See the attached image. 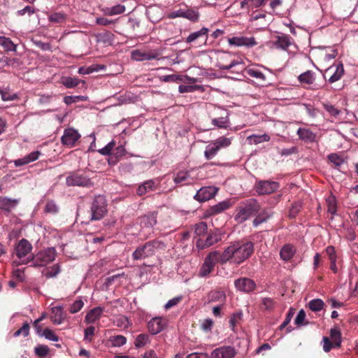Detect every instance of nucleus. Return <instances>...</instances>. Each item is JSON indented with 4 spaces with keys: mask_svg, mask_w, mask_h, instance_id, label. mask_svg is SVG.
<instances>
[{
    "mask_svg": "<svg viewBox=\"0 0 358 358\" xmlns=\"http://www.w3.org/2000/svg\"><path fill=\"white\" fill-rule=\"evenodd\" d=\"M166 245L164 242L155 240L145 243L143 245L138 247L133 252L132 257L134 259L140 260L145 257L152 256L157 251L165 250Z\"/></svg>",
    "mask_w": 358,
    "mask_h": 358,
    "instance_id": "f03ea898",
    "label": "nucleus"
},
{
    "mask_svg": "<svg viewBox=\"0 0 358 358\" xmlns=\"http://www.w3.org/2000/svg\"><path fill=\"white\" fill-rule=\"evenodd\" d=\"M324 303L322 299H315L308 303L309 308L313 312L320 311L324 308Z\"/></svg>",
    "mask_w": 358,
    "mask_h": 358,
    "instance_id": "e433bc0d",
    "label": "nucleus"
},
{
    "mask_svg": "<svg viewBox=\"0 0 358 358\" xmlns=\"http://www.w3.org/2000/svg\"><path fill=\"white\" fill-rule=\"evenodd\" d=\"M218 189L215 187H203L197 191L194 199L199 202H203L212 199L217 192Z\"/></svg>",
    "mask_w": 358,
    "mask_h": 358,
    "instance_id": "9b49d317",
    "label": "nucleus"
},
{
    "mask_svg": "<svg viewBox=\"0 0 358 358\" xmlns=\"http://www.w3.org/2000/svg\"><path fill=\"white\" fill-rule=\"evenodd\" d=\"M15 250V254L20 260L19 264H26L29 263V260L26 258V256L31 252L32 245L27 240H20Z\"/></svg>",
    "mask_w": 358,
    "mask_h": 358,
    "instance_id": "0eeeda50",
    "label": "nucleus"
},
{
    "mask_svg": "<svg viewBox=\"0 0 358 358\" xmlns=\"http://www.w3.org/2000/svg\"><path fill=\"white\" fill-rule=\"evenodd\" d=\"M219 150H220L217 148V146L212 142L206 147L204 156L206 159H211L217 155Z\"/></svg>",
    "mask_w": 358,
    "mask_h": 358,
    "instance_id": "473e14b6",
    "label": "nucleus"
},
{
    "mask_svg": "<svg viewBox=\"0 0 358 358\" xmlns=\"http://www.w3.org/2000/svg\"><path fill=\"white\" fill-rule=\"evenodd\" d=\"M228 122L227 117H219L215 118L212 120L213 125L220 128L227 127V123Z\"/></svg>",
    "mask_w": 358,
    "mask_h": 358,
    "instance_id": "bf43d9fd",
    "label": "nucleus"
},
{
    "mask_svg": "<svg viewBox=\"0 0 358 358\" xmlns=\"http://www.w3.org/2000/svg\"><path fill=\"white\" fill-rule=\"evenodd\" d=\"M330 337L334 342V347L338 348L341 344V333L337 329H331L330 331Z\"/></svg>",
    "mask_w": 358,
    "mask_h": 358,
    "instance_id": "4c0bfd02",
    "label": "nucleus"
},
{
    "mask_svg": "<svg viewBox=\"0 0 358 358\" xmlns=\"http://www.w3.org/2000/svg\"><path fill=\"white\" fill-rule=\"evenodd\" d=\"M294 313H295V309L292 308H289L284 322L280 325V329L285 328L290 322Z\"/></svg>",
    "mask_w": 358,
    "mask_h": 358,
    "instance_id": "e2e57ef3",
    "label": "nucleus"
},
{
    "mask_svg": "<svg viewBox=\"0 0 358 358\" xmlns=\"http://www.w3.org/2000/svg\"><path fill=\"white\" fill-rule=\"evenodd\" d=\"M243 313L241 312L234 313L229 319L230 328L234 331L236 324L242 319Z\"/></svg>",
    "mask_w": 358,
    "mask_h": 358,
    "instance_id": "8fccbe9b",
    "label": "nucleus"
},
{
    "mask_svg": "<svg viewBox=\"0 0 358 358\" xmlns=\"http://www.w3.org/2000/svg\"><path fill=\"white\" fill-rule=\"evenodd\" d=\"M305 318H306V313L303 309H301L298 313V314L295 318L294 323L298 326L302 325V324H306V323H304Z\"/></svg>",
    "mask_w": 358,
    "mask_h": 358,
    "instance_id": "680f3d73",
    "label": "nucleus"
},
{
    "mask_svg": "<svg viewBox=\"0 0 358 358\" xmlns=\"http://www.w3.org/2000/svg\"><path fill=\"white\" fill-rule=\"evenodd\" d=\"M299 138L307 143H313L316 141V134L309 129L299 128L297 130Z\"/></svg>",
    "mask_w": 358,
    "mask_h": 358,
    "instance_id": "5701e85b",
    "label": "nucleus"
},
{
    "mask_svg": "<svg viewBox=\"0 0 358 358\" xmlns=\"http://www.w3.org/2000/svg\"><path fill=\"white\" fill-rule=\"evenodd\" d=\"M183 17L187 18L191 21L195 22L199 18V13L192 9H184Z\"/></svg>",
    "mask_w": 358,
    "mask_h": 358,
    "instance_id": "de8ad7c7",
    "label": "nucleus"
},
{
    "mask_svg": "<svg viewBox=\"0 0 358 358\" xmlns=\"http://www.w3.org/2000/svg\"><path fill=\"white\" fill-rule=\"evenodd\" d=\"M231 54L229 52H217V66L222 70H229L235 66L240 64L236 60L230 62L229 64L227 65V63L231 57Z\"/></svg>",
    "mask_w": 358,
    "mask_h": 358,
    "instance_id": "1a4fd4ad",
    "label": "nucleus"
},
{
    "mask_svg": "<svg viewBox=\"0 0 358 358\" xmlns=\"http://www.w3.org/2000/svg\"><path fill=\"white\" fill-rule=\"evenodd\" d=\"M125 7L123 5L117 4L114 6L107 8L105 10V13L108 15H115L124 13Z\"/></svg>",
    "mask_w": 358,
    "mask_h": 358,
    "instance_id": "58836bf2",
    "label": "nucleus"
},
{
    "mask_svg": "<svg viewBox=\"0 0 358 358\" xmlns=\"http://www.w3.org/2000/svg\"><path fill=\"white\" fill-rule=\"evenodd\" d=\"M45 211L48 213L55 214L58 212V206L53 201H48L45 205Z\"/></svg>",
    "mask_w": 358,
    "mask_h": 358,
    "instance_id": "4d7b16f0",
    "label": "nucleus"
},
{
    "mask_svg": "<svg viewBox=\"0 0 358 358\" xmlns=\"http://www.w3.org/2000/svg\"><path fill=\"white\" fill-rule=\"evenodd\" d=\"M56 256L57 252L55 248H48L41 250L31 259H29V266H47L55 259Z\"/></svg>",
    "mask_w": 358,
    "mask_h": 358,
    "instance_id": "20e7f679",
    "label": "nucleus"
},
{
    "mask_svg": "<svg viewBox=\"0 0 358 358\" xmlns=\"http://www.w3.org/2000/svg\"><path fill=\"white\" fill-rule=\"evenodd\" d=\"M213 143L220 150L229 147L231 143V138L222 136L214 141Z\"/></svg>",
    "mask_w": 358,
    "mask_h": 358,
    "instance_id": "ea45409f",
    "label": "nucleus"
},
{
    "mask_svg": "<svg viewBox=\"0 0 358 358\" xmlns=\"http://www.w3.org/2000/svg\"><path fill=\"white\" fill-rule=\"evenodd\" d=\"M193 180L194 178L189 171H180L174 178V182L176 184L188 185L192 183Z\"/></svg>",
    "mask_w": 358,
    "mask_h": 358,
    "instance_id": "a878e982",
    "label": "nucleus"
},
{
    "mask_svg": "<svg viewBox=\"0 0 358 358\" xmlns=\"http://www.w3.org/2000/svg\"><path fill=\"white\" fill-rule=\"evenodd\" d=\"M64 319L63 309L60 306L53 307L51 310L50 320L54 324H59Z\"/></svg>",
    "mask_w": 358,
    "mask_h": 358,
    "instance_id": "cd10ccee",
    "label": "nucleus"
},
{
    "mask_svg": "<svg viewBox=\"0 0 358 358\" xmlns=\"http://www.w3.org/2000/svg\"><path fill=\"white\" fill-rule=\"evenodd\" d=\"M112 345L115 347H120L124 345L127 342V338L122 335L114 336L110 338Z\"/></svg>",
    "mask_w": 358,
    "mask_h": 358,
    "instance_id": "49530a36",
    "label": "nucleus"
},
{
    "mask_svg": "<svg viewBox=\"0 0 358 358\" xmlns=\"http://www.w3.org/2000/svg\"><path fill=\"white\" fill-rule=\"evenodd\" d=\"M294 252V247L292 245L287 244L281 248L280 255L282 259L288 261L293 257Z\"/></svg>",
    "mask_w": 358,
    "mask_h": 358,
    "instance_id": "c85d7f7f",
    "label": "nucleus"
},
{
    "mask_svg": "<svg viewBox=\"0 0 358 358\" xmlns=\"http://www.w3.org/2000/svg\"><path fill=\"white\" fill-rule=\"evenodd\" d=\"M323 107L329 113L330 115L336 117L341 114V110L334 106L329 103H323Z\"/></svg>",
    "mask_w": 358,
    "mask_h": 358,
    "instance_id": "3c124183",
    "label": "nucleus"
},
{
    "mask_svg": "<svg viewBox=\"0 0 358 358\" xmlns=\"http://www.w3.org/2000/svg\"><path fill=\"white\" fill-rule=\"evenodd\" d=\"M107 204L105 197L102 195L95 196L90 208V220H99L107 213Z\"/></svg>",
    "mask_w": 358,
    "mask_h": 358,
    "instance_id": "39448f33",
    "label": "nucleus"
},
{
    "mask_svg": "<svg viewBox=\"0 0 358 358\" xmlns=\"http://www.w3.org/2000/svg\"><path fill=\"white\" fill-rule=\"evenodd\" d=\"M102 313L103 309L101 307L94 308L87 313L85 320L87 324L94 323L95 321L99 320Z\"/></svg>",
    "mask_w": 358,
    "mask_h": 358,
    "instance_id": "bb28decb",
    "label": "nucleus"
},
{
    "mask_svg": "<svg viewBox=\"0 0 358 358\" xmlns=\"http://www.w3.org/2000/svg\"><path fill=\"white\" fill-rule=\"evenodd\" d=\"M84 303L82 300L75 301L69 308V312L72 314L78 313L83 307Z\"/></svg>",
    "mask_w": 358,
    "mask_h": 358,
    "instance_id": "603ef678",
    "label": "nucleus"
},
{
    "mask_svg": "<svg viewBox=\"0 0 358 358\" xmlns=\"http://www.w3.org/2000/svg\"><path fill=\"white\" fill-rule=\"evenodd\" d=\"M237 354L231 346H222L215 349L211 353L212 358H234Z\"/></svg>",
    "mask_w": 358,
    "mask_h": 358,
    "instance_id": "ddd939ff",
    "label": "nucleus"
},
{
    "mask_svg": "<svg viewBox=\"0 0 358 358\" xmlns=\"http://www.w3.org/2000/svg\"><path fill=\"white\" fill-rule=\"evenodd\" d=\"M29 329H30V325L28 322H25L23 323V325L21 328H20L18 330H17L13 334L14 337H18L20 336H23L24 337H26L29 334Z\"/></svg>",
    "mask_w": 358,
    "mask_h": 358,
    "instance_id": "c03bdc74",
    "label": "nucleus"
},
{
    "mask_svg": "<svg viewBox=\"0 0 358 358\" xmlns=\"http://www.w3.org/2000/svg\"><path fill=\"white\" fill-rule=\"evenodd\" d=\"M0 45L3 48L5 51H16V45L9 38L0 36Z\"/></svg>",
    "mask_w": 358,
    "mask_h": 358,
    "instance_id": "f704fd0d",
    "label": "nucleus"
},
{
    "mask_svg": "<svg viewBox=\"0 0 358 358\" xmlns=\"http://www.w3.org/2000/svg\"><path fill=\"white\" fill-rule=\"evenodd\" d=\"M223 259V252L220 254L217 251H213L209 253V255L206 257L203 265L207 267V268H213L217 264L220 263L221 264H224L227 262H222Z\"/></svg>",
    "mask_w": 358,
    "mask_h": 358,
    "instance_id": "4468645a",
    "label": "nucleus"
},
{
    "mask_svg": "<svg viewBox=\"0 0 358 358\" xmlns=\"http://www.w3.org/2000/svg\"><path fill=\"white\" fill-rule=\"evenodd\" d=\"M36 354L41 357L46 356L49 352V348L46 345H39L35 348Z\"/></svg>",
    "mask_w": 358,
    "mask_h": 358,
    "instance_id": "052dcab7",
    "label": "nucleus"
},
{
    "mask_svg": "<svg viewBox=\"0 0 358 358\" xmlns=\"http://www.w3.org/2000/svg\"><path fill=\"white\" fill-rule=\"evenodd\" d=\"M234 284L238 290L245 292H250L253 291L256 286L253 280L246 278H240L235 280Z\"/></svg>",
    "mask_w": 358,
    "mask_h": 358,
    "instance_id": "f3484780",
    "label": "nucleus"
},
{
    "mask_svg": "<svg viewBox=\"0 0 358 358\" xmlns=\"http://www.w3.org/2000/svg\"><path fill=\"white\" fill-rule=\"evenodd\" d=\"M208 227L206 222H201L194 225V234L197 236H202L207 233Z\"/></svg>",
    "mask_w": 358,
    "mask_h": 358,
    "instance_id": "37998d69",
    "label": "nucleus"
},
{
    "mask_svg": "<svg viewBox=\"0 0 358 358\" xmlns=\"http://www.w3.org/2000/svg\"><path fill=\"white\" fill-rule=\"evenodd\" d=\"M24 270H13V278L17 281L22 282L24 279Z\"/></svg>",
    "mask_w": 358,
    "mask_h": 358,
    "instance_id": "774afa93",
    "label": "nucleus"
},
{
    "mask_svg": "<svg viewBox=\"0 0 358 358\" xmlns=\"http://www.w3.org/2000/svg\"><path fill=\"white\" fill-rule=\"evenodd\" d=\"M327 255L329 256V259L331 261V265L330 268H334L336 267L335 262H336V251L335 248L333 246H328L326 248Z\"/></svg>",
    "mask_w": 358,
    "mask_h": 358,
    "instance_id": "09e8293b",
    "label": "nucleus"
},
{
    "mask_svg": "<svg viewBox=\"0 0 358 358\" xmlns=\"http://www.w3.org/2000/svg\"><path fill=\"white\" fill-rule=\"evenodd\" d=\"M213 324H214V322L213 321V320L211 319H205L201 324V327L202 329V330L205 331H211L212 328H213Z\"/></svg>",
    "mask_w": 358,
    "mask_h": 358,
    "instance_id": "69168bd1",
    "label": "nucleus"
},
{
    "mask_svg": "<svg viewBox=\"0 0 358 358\" xmlns=\"http://www.w3.org/2000/svg\"><path fill=\"white\" fill-rule=\"evenodd\" d=\"M220 241L221 236L220 234L217 232H211L208 234L206 240H203L199 238L196 242V246L199 250H203L213 245Z\"/></svg>",
    "mask_w": 358,
    "mask_h": 358,
    "instance_id": "9d476101",
    "label": "nucleus"
},
{
    "mask_svg": "<svg viewBox=\"0 0 358 358\" xmlns=\"http://www.w3.org/2000/svg\"><path fill=\"white\" fill-rule=\"evenodd\" d=\"M18 203V199H12L8 197H0V209L10 212L17 206Z\"/></svg>",
    "mask_w": 358,
    "mask_h": 358,
    "instance_id": "b1692460",
    "label": "nucleus"
},
{
    "mask_svg": "<svg viewBox=\"0 0 358 358\" xmlns=\"http://www.w3.org/2000/svg\"><path fill=\"white\" fill-rule=\"evenodd\" d=\"M80 80L76 78L65 77L62 78V83L67 88H73L79 85Z\"/></svg>",
    "mask_w": 358,
    "mask_h": 358,
    "instance_id": "79ce46f5",
    "label": "nucleus"
},
{
    "mask_svg": "<svg viewBox=\"0 0 358 358\" xmlns=\"http://www.w3.org/2000/svg\"><path fill=\"white\" fill-rule=\"evenodd\" d=\"M157 223L156 213H152L140 218L141 229H151Z\"/></svg>",
    "mask_w": 358,
    "mask_h": 358,
    "instance_id": "412c9836",
    "label": "nucleus"
},
{
    "mask_svg": "<svg viewBox=\"0 0 358 358\" xmlns=\"http://www.w3.org/2000/svg\"><path fill=\"white\" fill-rule=\"evenodd\" d=\"M260 210V205L255 199H250L243 202L239 206L235 220L242 223Z\"/></svg>",
    "mask_w": 358,
    "mask_h": 358,
    "instance_id": "7ed1b4c3",
    "label": "nucleus"
},
{
    "mask_svg": "<svg viewBox=\"0 0 358 358\" xmlns=\"http://www.w3.org/2000/svg\"><path fill=\"white\" fill-rule=\"evenodd\" d=\"M208 32V29H207L206 27H203L202 29H201L200 30H199L197 31L191 33L188 36V37L186 38L185 41L188 43H190L196 41L197 39L203 38L205 43H206L207 41V38H208V36H207Z\"/></svg>",
    "mask_w": 358,
    "mask_h": 358,
    "instance_id": "393cba45",
    "label": "nucleus"
},
{
    "mask_svg": "<svg viewBox=\"0 0 358 358\" xmlns=\"http://www.w3.org/2000/svg\"><path fill=\"white\" fill-rule=\"evenodd\" d=\"M299 80L302 84H313L315 81L314 73L311 71H307L299 76Z\"/></svg>",
    "mask_w": 358,
    "mask_h": 358,
    "instance_id": "72a5a7b5",
    "label": "nucleus"
},
{
    "mask_svg": "<svg viewBox=\"0 0 358 358\" xmlns=\"http://www.w3.org/2000/svg\"><path fill=\"white\" fill-rule=\"evenodd\" d=\"M248 74L250 76H251L252 78H255L257 79H259V80L265 79V76L263 74V73H262L261 71L256 70V69H248Z\"/></svg>",
    "mask_w": 358,
    "mask_h": 358,
    "instance_id": "338daca9",
    "label": "nucleus"
},
{
    "mask_svg": "<svg viewBox=\"0 0 358 358\" xmlns=\"http://www.w3.org/2000/svg\"><path fill=\"white\" fill-rule=\"evenodd\" d=\"M156 189L157 185L155 181L154 180H148L138 186L136 192L138 195L143 196L155 190Z\"/></svg>",
    "mask_w": 358,
    "mask_h": 358,
    "instance_id": "4be33fe9",
    "label": "nucleus"
},
{
    "mask_svg": "<svg viewBox=\"0 0 358 358\" xmlns=\"http://www.w3.org/2000/svg\"><path fill=\"white\" fill-rule=\"evenodd\" d=\"M250 144H259L262 142H267L270 140V136L268 134L255 135L252 134L247 138Z\"/></svg>",
    "mask_w": 358,
    "mask_h": 358,
    "instance_id": "c756f323",
    "label": "nucleus"
},
{
    "mask_svg": "<svg viewBox=\"0 0 358 358\" xmlns=\"http://www.w3.org/2000/svg\"><path fill=\"white\" fill-rule=\"evenodd\" d=\"M149 340V336L145 334H141L137 336L135 340V346L138 348L145 346Z\"/></svg>",
    "mask_w": 358,
    "mask_h": 358,
    "instance_id": "a18cd8bd",
    "label": "nucleus"
},
{
    "mask_svg": "<svg viewBox=\"0 0 358 358\" xmlns=\"http://www.w3.org/2000/svg\"><path fill=\"white\" fill-rule=\"evenodd\" d=\"M254 251V245L248 241L240 243L236 242L227 247L223 252L222 262H231L240 264L252 255Z\"/></svg>",
    "mask_w": 358,
    "mask_h": 358,
    "instance_id": "f257e3e1",
    "label": "nucleus"
},
{
    "mask_svg": "<svg viewBox=\"0 0 358 358\" xmlns=\"http://www.w3.org/2000/svg\"><path fill=\"white\" fill-rule=\"evenodd\" d=\"M275 40L271 42L277 48L287 50L292 44V38L289 35L281 34L275 37Z\"/></svg>",
    "mask_w": 358,
    "mask_h": 358,
    "instance_id": "aec40b11",
    "label": "nucleus"
},
{
    "mask_svg": "<svg viewBox=\"0 0 358 358\" xmlns=\"http://www.w3.org/2000/svg\"><path fill=\"white\" fill-rule=\"evenodd\" d=\"M328 158L336 166H340L343 163V159L336 154H331Z\"/></svg>",
    "mask_w": 358,
    "mask_h": 358,
    "instance_id": "0e129e2a",
    "label": "nucleus"
},
{
    "mask_svg": "<svg viewBox=\"0 0 358 358\" xmlns=\"http://www.w3.org/2000/svg\"><path fill=\"white\" fill-rule=\"evenodd\" d=\"M66 182L68 186H79L83 187H90L94 185V182L90 178L84 174L73 173L66 178Z\"/></svg>",
    "mask_w": 358,
    "mask_h": 358,
    "instance_id": "423d86ee",
    "label": "nucleus"
},
{
    "mask_svg": "<svg viewBox=\"0 0 358 358\" xmlns=\"http://www.w3.org/2000/svg\"><path fill=\"white\" fill-rule=\"evenodd\" d=\"M131 59L136 61H145V52L141 51L139 50H135L131 52Z\"/></svg>",
    "mask_w": 358,
    "mask_h": 358,
    "instance_id": "5fc2aeb1",
    "label": "nucleus"
},
{
    "mask_svg": "<svg viewBox=\"0 0 358 358\" xmlns=\"http://www.w3.org/2000/svg\"><path fill=\"white\" fill-rule=\"evenodd\" d=\"M161 80L164 82L180 83L183 80V78L181 76L173 74V75L164 76L161 78Z\"/></svg>",
    "mask_w": 358,
    "mask_h": 358,
    "instance_id": "864d4df0",
    "label": "nucleus"
},
{
    "mask_svg": "<svg viewBox=\"0 0 358 358\" xmlns=\"http://www.w3.org/2000/svg\"><path fill=\"white\" fill-rule=\"evenodd\" d=\"M66 15L62 12H57L51 13L48 16V20L51 22L54 23H62L66 20Z\"/></svg>",
    "mask_w": 358,
    "mask_h": 358,
    "instance_id": "c9c22d12",
    "label": "nucleus"
},
{
    "mask_svg": "<svg viewBox=\"0 0 358 358\" xmlns=\"http://www.w3.org/2000/svg\"><path fill=\"white\" fill-rule=\"evenodd\" d=\"M326 73L331 74L329 81L334 83L340 80L344 73V68L343 64H338L336 66L329 67Z\"/></svg>",
    "mask_w": 358,
    "mask_h": 358,
    "instance_id": "6ab92c4d",
    "label": "nucleus"
},
{
    "mask_svg": "<svg viewBox=\"0 0 358 358\" xmlns=\"http://www.w3.org/2000/svg\"><path fill=\"white\" fill-rule=\"evenodd\" d=\"M115 145V142L112 141L108 143L105 147L101 149H99L98 152L103 155H108L111 153L112 150Z\"/></svg>",
    "mask_w": 358,
    "mask_h": 358,
    "instance_id": "6e6d98bb",
    "label": "nucleus"
},
{
    "mask_svg": "<svg viewBox=\"0 0 358 358\" xmlns=\"http://www.w3.org/2000/svg\"><path fill=\"white\" fill-rule=\"evenodd\" d=\"M165 325V320L162 317H155L149 321L148 328L152 334L155 335L161 332Z\"/></svg>",
    "mask_w": 358,
    "mask_h": 358,
    "instance_id": "a211bd4d",
    "label": "nucleus"
},
{
    "mask_svg": "<svg viewBox=\"0 0 358 358\" xmlns=\"http://www.w3.org/2000/svg\"><path fill=\"white\" fill-rule=\"evenodd\" d=\"M275 306V302L274 301V300L273 299L268 298V297L262 299V308L264 310L271 312L273 310H274Z\"/></svg>",
    "mask_w": 358,
    "mask_h": 358,
    "instance_id": "a19ab883",
    "label": "nucleus"
},
{
    "mask_svg": "<svg viewBox=\"0 0 358 358\" xmlns=\"http://www.w3.org/2000/svg\"><path fill=\"white\" fill-rule=\"evenodd\" d=\"M208 299L209 303L217 301L223 302L226 299V296L222 291H212L208 294Z\"/></svg>",
    "mask_w": 358,
    "mask_h": 358,
    "instance_id": "7c9ffc66",
    "label": "nucleus"
},
{
    "mask_svg": "<svg viewBox=\"0 0 358 358\" xmlns=\"http://www.w3.org/2000/svg\"><path fill=\"white\" fill-rule=\"evenodd\" d=\"M80 137V134L76 129L68 128L64 131V134L62 136V143L66 146L73 147Z\"/></svg>",
    "mask_w": 358,
    "mask_h": 358,
    "instance_id": "f8f14e48",
    "label": "nucleus"
},
{
    "mask_svg": "<svg viewBox=\"0 0 358 358\" xmlns=\"http://www.w3.org/2000/svg\"><path fill=\"white\" fill-rule=\"evenodd\" d=\"M43 336H45V338L52 341H58L59 337L55 334V333L49 329H45L43 333Z\"/></svg>",
    "mask_w": 358,
    "mask_h": 358,
    "instance_id": "13d9d810",
    "label": "nucleus"
},
{
    "mask_svg": "<svg viewBox=\"0 0 358 358\" xmlns=\"http://www.w3.org/2000/svg\"><path fill=\"white\" fill-rule=\"evenodd\" d=\"M272 213L268 210H264L253 220V225L257 227L260 224L266 222L271 215Z\"/></svg>",
    "mask_w": 358,
    "mask_h": 358,
    "instance_id": "2f4dec72",
    "label": "nucleus"
},
{
    "mask_svg": "<svg viewBox=\"0 0 358 358\" xmlns=\"http://www.w3.org/2000/svg\"><path fill=\"white\" fill-rule=\"evenodd\" d=\"M232 206V203L229 200L222 201L214 206L209 207L206 210L207 216H213L224 212Z\"/></svg>",
    "mask_w": 358,
    "mask_h": 358,
    "instance_id": "2eb2a0df",
    "label": "nucleus"
},
{
    "mask_svg": "<svg viewBox=\"0 0 358 358\" xmlns=\"http://www.w3.org/2000/svg\"><path fill=\"white\" fill-rule=\"evenodd\" d=\"M229 43L235 46L253 47L257 43L254 37L236 36L229 39Z\"/></svg>",
    "mask_w": 358,
    "mask_h": 358,
    "instance_id": "dca6fc26",
    "label": "nucleus"
},
{
    "mask_svg": "<svg viewBox=\"0 0 358 358\" xmlns=\"http://www.w3.org/2000/svg\"><path fill=\"white\" fill-rule=\"evenodd\" d=\"M279 187L276 182L268 180H260L256 186V192L259 195L268 194L274 192Z\"/></svg>",
    "mask_w": 358,
    "mask_h": 358,
    "instance_id": "6e6552de",
    "label": "nucleus"
}]
</instances>
